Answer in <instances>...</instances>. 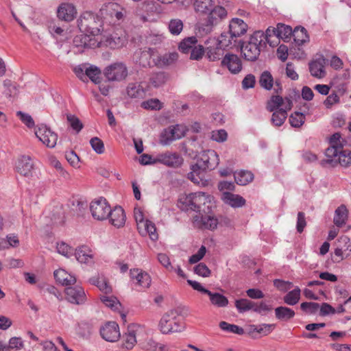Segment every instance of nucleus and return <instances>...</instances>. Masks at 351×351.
<instances>
[{"label": "nucleus", "instance_id": "nucleus-1", "mask_svg": "<svg viewBox=\"0 0 351 351\" xmlns=\"http://www.w3.org/2000/svg\"><path fill=\"white\" fill-rule=\"evenodd\" d=\"M219 163V156L215 150L203 151L197 156L196 162L191 165L187 178L195 184L206 186L207 180L203 178L204 172L215 169Z\"/></svg>", "mask_w": 351, "mask_h": 351}, {"label": "nucleus", "instance_id": "nucleus-2", "mask_svg": "<svg viewBox=\"0 0 351 351\" xmlns=\"http://www.w3.org/2000/svg\"><path fill=\"white\" fill-rule=\"evenodd\" d=\"M329 143L330 146L325 152L327 158L325 162L333 167L337 164L344 167L351 165L350 152L343 149L347 146L348 141L337 132L330 136Z\"/></svg>", "mask_w": 351, "mask_h": 351}, {"label": "nucleus", "instance_id": "nucleus-3", "mask_svg": "<svg viewBox=\"0 0 351 351\" xmlns=\"http://www.w3.org/2000/svg\"><path fill=\"white\" fill-rule=\"evenodd\" d=\"M263 42V32H255L250 36L249 40L241 46V51L243 58L252 62L256 60L260 56L261 47Z\"/></svg>", "mask_w": 351, "mask_h": 351}, {"label": "nucleus", "instance_id": "nucleus-4", "mask_svg": "<svg viewBox=\"0 0 351 351\" xmlns=\"http://www.w3.org/2000/svg\"><path fill=\"white\" fill-rule=\"evenodd\" d=\"M276 32L277 38L286 40L290 38L291 36H293L294 41L299 45H302L308 38L306 30L304 27H295L294 30H292L290 26L278 23L276 27Z\"/></svg>", "mask_w": 351, "mask_h": 351}, {"label": "nucleus", "instance_id": "nucleus-5", "mask_svg": "<svg viewBox=\"0 0 351 351\" xmlns=\"http://www.w3.org/2000/svg\"><path fill=\"white\" fill-rule=\"evenodd\" d=\"M77 26L81 32L92 36L98 35L100 33L99 21L92 12H85L77 19Z\"/></svg>", "mask_w": 351, "mask_h": 351}, {"label": "nucleus", "instance_id": "nucleus-6", "mask_svg": "<svg viewBox=\"0 0 351 351\" xmlns=\"http://www.w3.org/2000/svg\"><path fill=\"white\" fill-rule=\"evenodd\" d=\"M103 74L106 80L110 82H120L126 79L128 70L125 63L116 62L106 66Z\"/></svg>", "mask_w": 351, "mask_h": 351}, {"label": "nucleus", "instance_id": "nucleus-7", "mask_svg": "<svg viewBox=\"0 0 351 351\" xmlns=\"http://www.w3.org/2000/svg\"><path fill=\"white\" fill-rule=\"evenodd\" d=\"M158 326L163 334L180 332L184 329L183 324L176 319V312L174 310H171L163 315Z\"/></svg>", "mask_w": 351, "mask_h": 351}, {"label": "nucleus", "instance_id": "nucleus-8", "mask_svg": "<svg viewBox=\"0 0 351 351\" xmlns=\"http://www.w3.org/2000/svg\"><path fill=\"white\" fill-rule=\"evenodd\" d=\"M100 12L104 20L111 19L110 23L123 20L127 13L125 9L117 3H108L104 5L100 10Z\"/></svg>", "mask_w": 351, "mask_h": 351}, {"label": "nucleus", "instance_id": "nucleus-9", "mask_svg": "<svg viewBox=\"0 0 351 351\" xmlns=\"http://www.w3.org/2000/svg\"><path fill=\"white\" fill-rule=\"evenodd\" d=\"M35 134L39 141L49 148H53L57 144L58 134L45 124L37 126Z\"/></svg>", "mask_w": 351, "mask_h": 351}, {"label": "nucleus", "instance_id": "nucleus-10", "mask_svg": "<svg viewBox=\"0 0 351 351\" xmlns=\"http://www.w3.org/2000/svg\"><path fill=\"white\" fill-rule=\"evenodd\" d=\"M98 46L97 41L87 34H81L74 37L71 50L75 53H82L85 49Z\"/></svg>", "mask_w": 351, "mask_h": 351}, {"label": "nucleus", "instance_id": "nucleus-11", "mask_svg": "<svg viewBox=\"0 0 351 351\" xmlns=\"http://www.w3.org/2000/svg\"><path fill=\"white\" fill-rule=\"evenodd\" d=\"M110 206L105 198L101 197L99 199L91 202L90 210L94 219L99 221L108 218Z\"/></svg>", "mask_w": 351, "mask_h": 351}, {"label": "nucleus", "instance_id": "nucleus-12", "mask_svg": "<svg viewBox=\"0 0 351 351\" xmlns=\"http://www.w3.org/2000/svg\"><path fill=\"white\" fill-rule=\"evenodd\" d=\"M195 212L209 213L213 206V197L204 192L193 193Z\"/></svg>", "mask_w": 351, "mask_h": 351}, {"label": "nucleus", "instance_id": "nucleus-13", "mask_svg": "<svg viewBox=\"0 0 351 351\" xmlns=\"http://www.w3.org/2000/svg\"><path fill=\"white\" fill-rule=\"evenodd\" d=\"M66 299L71 304L82 305L87 300L84 289L80 286L67 287L65 289Z\"/></svg>", "mask_w": 351, "mask_h": 351}, {"label": "nucleus", "instance_id": "nucleus-14", "mask_svg": "<svg viewBox=\"0 0 351 351\" xmlns=\"http://www.w3.org/2000/svg\"><path fill=\"white\" fill-rule=\"evenodd\" d=\"M56 13L59 20L71 22L75 19L77 12L75 6L73 3L63 2L58 5Z\"/></svg>", "mask_w": 351, "mask_h": 351}, {"label": "nucleus", "instance_id": "nucleus-15", "mask_svg": "<svg viewBox=\"0 0 351 351\" xmlns=\"http://www.w3.org/2000/svg\"><path fill=\"white\" fill-rule=\"evenodd\" d=\"M155 162L171 167H178L183 163V158L177 153L167 152L156 155Z\"/></svg>", "mask_w": 351, "mask_h": 351}, {"label": "nucleus", "instance_id": "nucleus-16", "mask_svg": "<svg viewBox=\"0 0 351 351\" xmlns=\"http://www.w3.org/2000/svg\"><path fill=\"white\" fill-rule=\"evenodd\" d=\"M16 170L21 175L26 178H32L34 175V164L29 156H22L19 158Z\"/></svg>", "mask_w": 351, "mask_h": 351}, {"label": "nucleus", "instance_id": "nucleus-17", "mask_svg": "<svg viewBox=\"0 0 351 351\" xmlns=\"http://www.w3.org/2000/svg\"><path fill=\"white\" fill-rule=\"evenodd\" d=\"M286 101L285 108L272 112L271 122L275 127H280L284 124L287 117V112L292 108L293 102L291 97H286Z\"/></svg>", "mask_w": 351, "mask_h": 351}, {"label": "nucleus", "instance_id": "nucleus-18", "mask_svg": "<svg viewBox=\"0 0 351 351\" xmlns=\"http://www.w3.org/2000/svg\"><path fill=\"white\" fill-rule=\"evenodd\" d=\"M100 334L104 339L110 342L117 341L121 336L119 325L114 322L106 323L100 329Z\"/></svg>", "mask_w": 351, "mask_h": 351}, {"label": "nucleus", "instance_id": "nucleus-19", "mask_svg": "<svg viewBox=\"0 0 351 351\" xmlns=\"http://www.w3.org/2000/svg\"><path fill=\"white\" fill-rule=\"evenodd\" d=\"M130 276L135 285L140 287L143 289L149 287L152 280L150 276L147 272L140 269H130Z\"/></svg>", "mask_w": 351, "mask_h": 351}, {"label": "nucleus", "instance_id": "nucleus-20", "mask_svg": "<svg viewBox=\"0 0 351 351\" xmlns=\"http://www.w3.org/2000/svg\"><path fill=\"white\" fill-rule=\"evenodd\" d=\"M221 65L227 67L232 74H238L243 69L242 62L240 58L233 53H227L221 60Z\"/></svg>", "mask_w": 351, "mask_h": 351}, {"label": "nucleus", "instance_id": "nucleus-21", "mask_svg": "<svg viewBox=\"0 0 351 351\" xmlns=\"http://www.w3.org/2000/svg\"><path fill=\"white\" fill-rule=\"evenodd\" d=\"M326 64L327 60L323 56H319L309 62V71L311 75L319 79L324 77Z\"/></svg>", "mask_w": 351, "mask_h": 351}, {"label": "nucleus", "instance_id": "nucleus-22", "mask_svg": "<svg viewBox=\"0 0 351 351\" xmlns=\"http://www.w3.org/2000/svg\"><path fill=\"white\" fill-rule=\"evenodd\" d=\"M110 223L117 228L123 227L126 221V216L124 210L121 206H115L113 209L110 208L108 218Z\"/></svg>", "mask_w": 351, "mask_h": 351}, {"label": "nucleus", "instance_id": "nucleus-23", "mask_svg": "<svg viewBox=\"0 0 351 351\" xmlns=\"http://www.w3.org/2000/svg\"><path fill=\"white\" fill-rule=\"evenodd\" d=\"M221 199L226 204L234 208H241L246 203V200L242 196L230 192L222 193Z\"/></svg>", "mask_w": 351, "mask_h": 351}, {"label": "nucleus", "instance_id": "nucleus-24", "mask_svg": "<svg viewBox=\"0 0 351 351\" xmlns=\"http://www.w3.org/2000/svg\"><path fill=\"white\" fill-rule=\"evenodd\" d=\"M226 37L224 35H221V40L219 43L217 44L216 47H209L206 49V56L210 61H216L221 58L222 56V49L221 47H218V45H221L222 46L228 47L232 44L230 40H228V43L223 39V38Z\"/></svg>", "mask_w": 351, "mask_h": 351}, {"label": "nucleus", "instance_id": "nucleus-25", "mask_svg": "<svg viewBox=\"0 0 351 351\" xmlns=\"http://www.w3.org/2000/svg\"><path fill=\"white\" fill-rule=\"evenodd\" d=\"M229 29L231 38H237L246 33L247 25L242 19L235 18L230 21Z\"/></svg>", "mask_w": 351, "mask_h": 351}, {"label": "nucleus", "instance_id": "nucleus-26", "mask_svg": "<svg viewBox=\"0 0 351 351\" xmlns=\"http://www.w3.org/2000/svg\"><path fill=\"white\" fill-rule=\"evenodd\" d=\"M208 22L210 25H214L217 24L221 20L224 19L227 15L226 9L219 5H213V8L208 12Z\"/></svg>", "mask_w": 351, "mask_h": 351}, {"label": "nucleus", "instance_id": "nucleus-27", "mask_svg": "<svg viewBox=\"0 0 351 351\" xmlns=\"http://www.w3.org/2000/svg\"><path fill=\"white\" fill-rule=\"evenodd\" d=\"M53 275L56 280L62 285L70 287L76 282L75 276L69 274L63 269L56 270Z\"/></svg>", "mask_w": 351, "mask_h": 351}, {"label": "nucleus", "instance_id": "nucleus-28", "mask_svg": "<svg viewBox=\"0 0 351 351\" xmlns=\"http://www.w3.org/2000/svg\"><path fill=\"white\" fill-rule=\"evenodd\" d=\"M195 222L201 228H205L208 230H215L217 228L218 225V219L211 215H202V217L196 216L195 217Z\"/></svg>", "mask_w": 351, "mask_h": 351}, {"label": "nucleus", "instance_id": "nucleus-29", "mask_svg": "<svg viewBox=\"0 0 351 351\" xmlns=\"http://www.w3.org/2000/svg\"><path fill=\"white\" fill-rule=\"evenodd\" d=\"M75 256L80 263H88L93 261L94 254L88 246L82 245L75 250Z\"/></svg>", "mask_w": 351, "mask_h": 351}, {"label": "nucleus", "instance_id": "nucleus-30", "mask_svg": "<svg viewBox=\"0 0 351 351\" xmlns=\"http://www.w3.org/2000/svg\"><path fill=\"white\" fill-rule=\"evenodd\" d=\"M126 93L130 98H143L145 90L140 82H130L126 88Z\"/></svg>", "mask_w": 351, "mask_h": 351}, {"label": "nucleus", "instance_id": "nucleus-31", "mask_svg": "<svg viewBox=\"0 0 351 351\" xmlns=\"http://www.w3.org/2000/svg\"><path fill=\"white\" fill-rule=\"evenodd\" d=\"M348 216V210L344 204L339 206L335 211L333 221L338 227L346 224Z\"/></svg>", "mask_w": 351, "mask_h": 351}, {"label": "nucleus", "instance_id": "nucleus-32", "mask_svg": "<svg viewBox=\"0 0 351 351\" xmlns=\"http://www.w3.org/2000/svg\"><path fill=\"white\" fill-rule=\"evenodd\" d=\"M206 295H208L211 304L215 307L224 308L228 304V298L219 293L208 291Z\"/></svg>", "mask_w": 351, "mask_h": 351}, {"label": "nucleus", "instance_id": "nucleus-33", "mask_svg": "<svg viewBox=\"0 0 351 351\" xmlns=\"http://www.w3.org/2000/svg\"><path fill=\"white\" fill-rule=\"evenodd\" d=\"M143 225V226L138 227V232L142 236L149 235L152 241H156L158 238V235L156 232L155 224L151 221H147V222H145V223Z\"/></svg>", "mask_w": 351, "mask_h": 351}, {"label": "nucleus", "instance_id": "nucleus-34", "mask_svg": "<svg viewBox=\"0 0 351 351\" xmlns=\"http://www.w3.org/2000/svg\"><path fill=\"white\" fill-rule=\"evenodd\" d=\"M286 97L283 98L280 95H273L267 102V110L269 112H274L285 108Z\"/></svg>", "mask_w": 351, "mask_h": 351}, {"label": "nucleus", "instance_id": "nucleus-35", "mask_svg": "<svg viewBox=\"0 0 351 351\" xmlns=\"http://www.w3.org/2000/svg\"><path fill=\"white\" fill-rule=\"evenodd\" d=\"M234 178L237 184L245 186L253 180L254 175L251 171L241 170L234 173Z\"/></svg>", "mask_w": 351, "mask_h": 351}, {"label": "nucleus", "instance_id": "nucleus-36", "mask_svg": "<svg viewBox=\"0 0 351 351\" xmlns=\"http://www.w3.org/2000/svg\"><path fill=\"white\" fill-rule=\"evenodd\" d=\"M20 241L17 235L14 234H9L5 239H0V250L8 249L10 247H16L19 245Z\"/></svg>", "mask_w": 351, "mask_h": 351}, {"label": "nucleus", "instance_id": "nucleus-37", "mask_svg": "<svg viewBox=\"0 0 351 351\" xmlns=\"http://www.w3.org/2000/svg\"><path fill=\"white\" fill-rule=\"evenodd\" d=\"M178 54L176 52L165 53L158 58L156 65L160 67L169 66L177 61Z\"/></svg>", "mask_w": 351, "mask_h": 351}, {"label": "nucleus", "instance_id": "nucleus-38", "mask_svg": "<svg viewBox=\"0 0 351 351\" xmlns=\"http://www.w3.org/2000/svg\"><path fill=\"white\" fill-rule=\"evenodd\" d=\"M301 290L296 287L292 291H289L283 298L284 302L290 306H294L298 303L300 299Z\"/></svg>", "mask_w": 351, "mask_h": 351}, {"label": "nucleus", "instance_id": "nucleus-39", "mask_svg": "<svg viewBox=\"0 0 351 351\" xmlns=\"http://www.w3.org/2000/svg\"><path fill=\"white\" fill-rule=\"evenodd\" d=\"M293 310L286 306H279L275 309L276 317L280 320H289L295 316Z\"/></svg>", "mask_w": 351, "mask_h": 351}, {"label": "nucleus", "instance_id": "nucleus-40", "mask_svg": "<svg viewBox=\"0 0 351 351\" xmlns=\"http://www.w3.org/2000/svg\"><path fill=\"white\" fill-rule=\"evenodd\" d=\"M214 5L213 0H195L194 7L196 12L208 14Z\"/></svg>", "mask_w": 351, "mask_h": 351}, {"label": "nucleus", "instance_id": "nucleus-41", "mask_svg": "<svg viewBox=\"0 0 351 351\" xmlns=\"http://www.w3.org/2000/svg\"><path fill=\"white\" fill-rule=\"evenodd\" d=\"M173 131L171 125L165 129L160 134V143L162 145H168L171 142L178 140V138H176L173 134Z\"/></svg>", "mask_w": 351, "mask_h": 351}, {"label": "nucleus", "instance_id": "nucleus-42", "mask_svg": "<svg viewBox=\"0 0 351 351\" xmlns=\"http://www.w3.org/2000/svg\"><path fill=\"white\" fill-rule=\"evenodd\" d=\"M275 328V324H262L250 326L251 332H257L263 336L270 334Z\"/></svg>", "mask_w": 351, "mask_h": 351}, {"label": "nucleus", "instance_id": "nucleus-43", "mask_svg": "<svg viewBox=\"0 0 351 351\" xmlns=\"http://www.w3.org/2000/svg\"><path fill=\"white\" fill-rule=\"evenodd\" d=\"M85 75L95 84L101 82V70L96 66L90 65L85 68Z\"/></svg>", "mask_w": 351, "mask_h": 351}, {"label": "nucleus", "instance_id": "nucleus-44", "mask_svg": "<svg viewBox=\"0 0 351 351\" xmlns=\"http://www.w3.org/2000/svg\"><path fill=\"white\" fill-rule=\"evenodd\" d=\"M259 84L265 90H271L274 84V78L268 71H263L259 78Z\"/></svg>", "mask_w": 351, "mask_h": 351}, {"label": "nucleus", "instance_id": "nucleus-45", "mask_svg": "<svg viewBox=\"0 0 351 351\" xmlns=\"http://www.w3.org/2000/svg\"><path fill=\"white\" fill-rule=\"evenodd\" d=\"M235 306L239 313H243L250 310L253 311L254 302L247 299H239L235 301Z\"/></svg>", "mask_w": 351, "mask_h": 351}, {"label": "nucleus", "instance_id": "nucleus-46", "mask_svg": "<svg viewBox=\"0 0 351 351\" xmlns=\"http://www.w3.org/2000/svg\"><path fill=\"white\" fill-rule=\"evenodd\" d=\"M289 121L292 127L300 128L304 123L305 115L302 112H295L290 115Z\"/></svg>", "mask_w": 351, "mask_h": 351}, {"label": "nucleus", "instance_id": "nucleus-47", "mask_svg": "<svg viewBox=\"0 0 351 351\" xmlns=\"http://www.w3.org/2000/svg\"><path fill=\"white\" fill-rule=\"evenodd\" d=\"M219 327L221 330L226 332L237 335H243L244 333V330L243 328L235 324H229L226 322H221L219 323Z\"/></svg>", "mask_w": 351, "mask_h": 351}, {"label": "nucleus", "instance_id": "nucleus-48", "mask_svg": "<svg viewBox=\"0 0 351 351\" xmlns=\"http://www.w3.org/2000/svg\"><path fill=\"white\" fill-rule=\"evenodd\" d=\"M196 43L197 39L194 36L185 38L180 43L179 50L184 53H188L193 48Z\"/></svg>", "mask_w": 351, "mask_h": 351}, {"label": "nucleus", "instance_id": "nucleus-49", "mask_svg": "<svg viewBox=\"0 0 351 351\" xmlns=\"http://www.w3.org/2000/svg\"><path fill=\"white\" fill-rule=\"evenodd\" d=\"M66 119L71 128L75 130L76 133H79L82 130L84 125L75 115L68 114L66 115Z\"/></svg>", "mask_w": 351, "mask_h": 351}, {"label": "nucleus", "instance_id": "nucleus-50", "mask_svg": "<svg viewBox=\"0 0 351 351\" xmlns=\"http://www.w3.org/2000/svg\"><path fill=\"white\" fill-rule=\"evenodd\" d=\"M300 308L306 314L313 315L318 311L319 304L313 302H305L300 304Z\"/></svg>", "mask_w": 351, "mask_h": 351}, {"label": "nucleus", "instance_id": "nucleus-51", "mask_svg": "<svg viewBox=\"0 0 351 351\" xmlns=\"http://www.w3.org/2000/svg\"><path fill=\"white\" fill-rule=\"evenodd\" d=\"M183 29V23L180 19H171L169 23V30L173 35H178Z\"/></svg>", "mask_w": 351, "mask_h": 351}, {"label": "nucleus", "instance_id": "nucleus-52", "mask_svg": "<svg viewBox=\"0 0 351 351\" xmlns=\"http://www.w3.org/2000/svg\"><path fill=\"white\" fill-rule=\"evenodd\" d=\"M167 81V76L164 72H158L153 74L150 77V83L154 87L163 85Z\"/></svg>", "mask_w": 351, "mask_h": 351}, {"label": "nucleus", "instance_id": "nucleus-53", "mask_svg": "<svg viewBox=\"0 0 351 351\" xmlns=\"http://www.w3.org/2000/svg\"><path fill=\"white\" fill-rule=\"evenodd\" d=\"M101 301L108 307L112 310L118 309L119 306H121L119 300L113 296L102 295L100 298Z\"/></svg>", "mask_w": 351, "mask_h": 351}, {"label": "nucleus", "instance_id": "nucleus-54", "mask_svg": "<svg viewBox=\"0 0 351 351\" xmlns=\"http://www.w3.org/2000/svg\"><path fill=\"white\" fill-rule=\"evenodd\" d=\"M136 343V334L133 330H128V332L124 337L123 346L128 349H132Z\"/></svg>", "mask_w": 351, "mask_h": 351}, {"label": "nucleus", "instance_id": "nucleus-55", "mask_svg": "<svg viewBox=\"0 0 351 351\" xmlns=\"http://www.w3.org/2000/svg\"><path fill=\"white\" fill-rule=\"evenodd\" d=\"M56 248L59 254L67 258L70 257L73 254V249L64 242L57 243Z\"/></svg>", "mask_w": 351, "mask_h": 351}, {"label": "nucleus", "instance_id": "nucleus-56", "mask_svg": "<svg viewBox=\"0 0 351 351\" xmlns=\"http://www.w3.org/2000/svg\"><path fill=\"white\" fill-rule=\"evenodd\" d=\"M90 144L93 149L98 154L104 152V144L103 141L98 137H93L90 140Z\"/></svg>", "mask_w": 351, "mask_h": 351}, {"label": "nucleus", "instance_id": "nucleus-57", "mask_svg": "<svg viewBox=\"0 0 351 351\" xmlns=\"http://www.w3.org/2000/svg\"><path fill=\"white\" fill-rule=\"evenodd\" d=\"M3 86L6 88L7 94H8L10 97L16 96L19 93V86L11 80H4Z\"/></svg>", "mask_w": 351, "mask_h": 351}, {"label": "nucleus", "instance_id": "nucleus-58", "mask_svg": "<svg viewBox=\"0 0 351 351\" xmlns=\"http://www.w3.org/2000/svg\"><path fill=\"white\" fill-rule=\"evenodd\" d=\"M141 106L148 110H160L162 108V104L157 99H151L143 101Z\"/></svg>", "mask_w": 351, "mask_h": 351}, {"label": "nucleus", "instance_id": "nucleus-59", "mask_svg": "<svg viewBox=\"0 0 351 351\" xmlns=\"http://www.w3.org/2000/svg\"><path fill=\"white\" fill-rule=\"evenodd\" d=\"M193 199H194L193 193H190L189 195H186L184 198L183 201H182V200L180 201V203L183 204V206L181 207V208L183 210L185 209L187 210H191L195 211V206L193 204Z\"/></svg>", "mask_w": 351, "mask_h": 351}, {"label": "nucleus", "instance_id": "nucleus-60", "mask_svg": "<svg viewBox=\"0 0 351 351\" xmlns=\"http://www.w3.org/2000/svg\"><path fill=\"white\" fill-rule=\"evenodd\" d=\"M147 351H168L169 348L166 345L160 344L154 340H149L147 343Z\"/></svg>", "mask_w": 351, "mask_h": 351}, {"label": "nucleus", "instance_id": "nucleus-61", "mask_svg": "<svg viewBox=\"0 0 351 351\" xmlns=\"http://www.w3.org/2000/svg\"><path fill=\"white\" fill-rule=\"evenodd\" d=\"M16 115L19 117L21 121L29 128H32L34 126V121L29 114L23 112L21 111H18L16 112Z\"/></svg>", "mask_w": 351, "mask_h": 351}, {"label": "nucleus", "instance_id": "nucleus-62", "mask_svg": "<svg viewBox=\"0 0 351 351\" xmlns=\"http://www.w3.org/2000/svg\"><path fill=\"white\" fill-rule=\"evenodd\" d=\"M340 102V98L336 93H332L329 95L324 101V105L328 109L332 107L333 105L339 104Z\"/></svg>", "mask_w": 351, "mask_h": 351}, {"label": "nucleus", "instance_id": "nucleus-63", "mask_svg": "<svg viewBox=\"0 0 351 351\" xmlns=\"http://www.w3.org/2000/svg\"><path fill=\"white\" fill-rule=\"evenodd\" d=\"M158 260L159 263L167 270L172 271L173 267L171 265L169 256L165 253H159L158 254Z\"/></svg>", "mask_w": 351, "mask_h": 351}, {"label": "nucleus", "instance_id": "nucleus-64", "mask_svg": "<svg viewBox=\"0 0 351 351\" xmlns=\"http://www.w3.org/2000/svg\"><path fill=\"white\" fill-rule=\"evenodd\" d=\"M228 134L224 130H214L211 133L212 140L217 142H223L227 139Z\"/></svg>", "mask_w": 351, "mask_h": 351}]
</instances>
